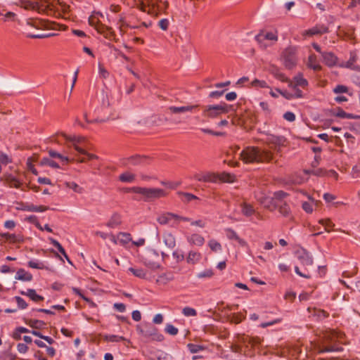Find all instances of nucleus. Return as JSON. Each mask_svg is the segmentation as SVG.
<instances>
[{
  "instance_id": "1",
  "label": "nucleus",
  "mask_w": 360,
  "mask_h": 360,
  "mask_svg": "<svg viewBox=\"0 0 360 360\" xmlns=\"http://www.w3.org/2000/svg\"><path fill=\"white\" fill-rule=\"evenodd\" d=\"M17 4L25 10L37 11L48 15L58 11L60 6L58 2L53 0H19Z\"/></svg>"
},
{
  "instance_id": "2",
  "label": "nucleus",
  "mask_w": 360,
  "mask_h": 360,
  "mask_svg": "<svg viewBox=\"0 0 360 360\" xmlns=\"http://www.w3.org/2000/svg\"><path fill=\"white\" fill-rule=\"evenodd\" d=\"M137 8L151 15L158 16L166 13L169 8L167 0H133Z\"/></svg>"
},
{
  "instance_id": "3",
  "label": "nucleus",
  "mask_w": 360,
  "mask_h": 360,
  "mask_svg": "<svg viewBox=\"0 0 360 360\" xmlns=\"http://www.w3.org/2000/svg\"><path fill=\"white\" fill-rule=\"evenodd\" d=\"M240 158L245 164H252L269 161L271 158V154L258 147L247 146L240 152Z\"/></svg>"
},
{
  "instance_id": "4",
  "label": "nucleus",
  "mask_w": 360,
  "mask_h": 360,
  "mask_svg": "<svg viewBox=\"0 0 360 360\" xmlns=\"http://www.w3.org/2000/svg\"><path fill=\"white\" fill-rule=\"evenodd\" d=\"M66 141L71 143L72 146L78 153L79 155H84V157L78 158L77 161L79 162H84L86 160H91L97 158L96 155L88 153L84 148L80 146L84 141V138L82 136H65Z\"/></svg>"
},
{
  "instance_id": "5",
  "label": "nucleus",
  "mask_w": 360,
  "mask_h": 360,
  "mask_svg": "<svg viewBox=\"0 0 360 360\" xmlns=\"http://www.w3.org/2000/svg\"><path fill=\"white\" fill-rule=\"evenodd\" d=\"M138 331L143 338L148 340L160 342L164 339V336L158 332V328L150 323L142 326L138 328Z\"/></svg>"
},
{
  "instance_id": "6",
  "label": "nucleus",
  "mask_w": 360,
  "mask_h": 360,
  "mask_svg": "<svg viewBox=\"0 0 360 360\" xmlns=\"http://www.w3.org/2000/svg\"><path fill=\"white\" fill-rule=\"evenodd\" d=\"M297 49L295 46L287 47L283 52L282 59L285 67L288 69H292L297 63Z\"/></svg>"
},
{
  "instance_id": "7",
  "label": "nucleus",
  "mask_w": 360,
  "mask_h": 360,
  "mask_svg": "<svg viewBox=\"0 0 360 360\" xmlns=\"http://www.w3.org/2000/svg\"><path fill=\"white\" fill-rule=\"evenodd\" d=\"M229 111V105L226 103H221L218 105H209L205 106L203 115L205 117L214 118L220 115L226 114Z\"/></svg>"
},
{
  "instance_id": "8",
  "label": "nucleus",
  "mask_w": 360,
  "mask_h": 360,
  "mask_svg": "<svg viewBox=\"0 0 360 360\" xmlns=\"http://www.w3.org/2000/svg\"><path fill=\"white\" fill-rule=\"evenodd\" d=\"M158 222L161 225H168L172 228L178 226V214L172 212H165L159 215L157 218Z\"/></svg>"
},
{
  "instance_id": "9",
  "label": "nucleus",
  "mask_w": 360,
  "mask_h": 360,
  "mask_svg": "<svg viewBox=\"0 0 360 360\" xmlns=\"http://www.w3.org/2000/svg\"><path fill=\"white\" fill-rule=\"evenodd\" d=\"M255 198L262 205L269 210H274L278 206V204L275 202L274 198L266 196L263 193H257Z\"/></svg>"
},
{
  "instance_id": "10",
  "label": "nucleus",
  "mask_w": 360,
  "mask_h": 360,
  "mask_svg": "<svg viewBox=\"0 0 360 360\" xmlns=\"http://www.w3.org/2000/svg\"><path fill=\"white\" fill-rule=\"evenodd\" d=\"M295 256L300 261L301 264L305 267L311 266L313 264V257L311 254L305 249L301 248L295 252Z\"/></svg>"
},
{
  "instance_id": "11",
  "label": "nucleus",
  "mask_w": 360,
  "mask_h": 360,
  "mask_svg": "<svg viewBox=\"0 0 360 360\" xmlns=\"http://www.w3.org/2000/svg\"><path fill=\"white\" fill-rule=\"evenodd\" d=\"M194 178L198 181L209 183H216L219 180V177L212 172L197 174L195 175Z\"/></svg>"
},
{
  "instance_id": "12",
  "label": "nucleus",
  "mask_w": 360,
  "mask_h": 360,
  "mask_svg": "<svg viewBox=\"0 0 360 360\" xmlns=\"http://www.w3.org/2000/svg\"><path fill=\"white\" fill-rule=\"evenodd\" d=\"M266 143L273 144L275 147L281 148L286 145L287 140L283 136L267 134Z\"/></svg>"
},
{
  "instance_id": "13",
  "label": "nucleus",
  "mask_w": 360,
  "mask_h": 360,
  "mask_svg": "<svg viewBox=\"0 0 360 360\" xmlns=\"http://www.w3.org/2000/svg\"><path fill=\"white\" fill-rule=\"evenodd\" d=\"M186 238L191 245L202 246L205 243L204 237L198 233L188 234Z\"/></svg>"
},
{
  "instance_id": "14",
  "label": "nucleus",
  "mask_w": 360,
  "mask_h": 360,
  "mask_svg": "<svg viewBox=\"0 0 360 360\" xmlns=\"http://www.w3.org/2000/svg\"><path fill=\"white\" fill-rule=\"evenodd\" d=\"M293 81L295 84H292V82H290L288 86L291 89H295V86H301L302 88L307 87L308 86L307 80L304 78L302 73H298L293 77Z\"/></svg>"
},
{
  "instance_id": "15",
  "label": "nucleus",
  "mask_w": 360,
  "mask_h": 360,
  "mask_svg": "<svg viewBox=\"0 0 360 360\" xmlns=\"http://www.w3.org/2000/svg\"><path fill=\"white\" fill-rule=\"evenodd\" d=\"M167 195V193L163 189L158 188H149L147 200L160 198L166 196Z\"/></svg>"
},
{
  "instance_id": "16",
  "label": "nucleus",
  "mask_w": 360,
  "mask_h": 360,
  "mask_svg": "<svg viewBox=\"0 0 360 360\" xmlns=\"http://www.w3.org/2000/svg\"><path fill=\"white\" fill-rule=\"evenodd\" d=\"M255 38L259 43H262L265 39L276 41L278 40V35L276 32H260Z\"/></svg>"
},
{
  "instance_id": "17",
  "label": "nucleus",
  "mask_w": 360,
  "mask_h": 360,
  "mask_svg": "<svg viewBox=\"0 0 360 360\" xmlns=\"http://www.w3.org/2000/svg\"><path fill=\"white\" fill-rule=\"evenodd\" d=\"M323 63L328 67H333L337 64L338 58L331 52L321 53Z\"/></svg>"
},
{
  "instance_id": "18",
  "label": "nucleus",
  "mask_w": 360,
  "mask_h": 360,
  "mask_svg": "<svg viewBox=\"0 0 360 360\" xmlns=\"http://www.w3.org/2000/svg\"><path fill=\"white\" fill-rule=\"evenodd\" d=\"M27 25L35 27L38 30H43L48 28V25L46 21L41 19H29L27 21Z\"/></svg>"
},
{
  "instance_id": "19",
  "label": "nucleus",
  "mask_w": 360,
  "mask_h": 360,
  "mask_svg": "<svg viewBox=\"0 0 360 360\" xmlns=\"http://www.w3.org/2000/svg\"><path fill=\"white\" fill-rule=\"evenodd\" d=\"M122 223V217L120 214L115 212L112 214L106 226L110 229H115L120 226Z\"/></svg>"
},
{
  "instance_id": "20",
  "label": "nucleus",
  "mask_w": 360,
  "mask_h": 360,
  "mask_svg": "<svg viewBox=\"0 0 360 360\" xmlns=\"http://www.w3.org/2000/svg\"><path fill=\"white\" fill-rule=\"evenodd\" d=\"M32 275L25 271L24 269H19L15 274V278L22 281H31L32 280Z\"/></svg>"
},
{
  "instance_id": "21",
  "label": "nucleus",
  "mask_w": 360,
  "mask_h": 360,
  "mask_svg": "<svg viewBox=\"0 0 360 360\" xmlns=\"http://www.w3.org/2000/svg\"><path fill=\"white\" fill-rule=\"evenodd\" d=\"M307 175L304 173V171L296 172L290 177V181L294 184H302L307 180Z\"/></svg>"
},
{
  "instance_id": "22",
  "label": "nucleus",
  "mask_w": 360,
  "mask_h": 360,
  "mask_svg": "<svg viewBox=\"0 0 360 360\" xmlns=\"http://www.w3.org/2000/svg\"><path fill=\"white\" fill-rule=\"evenodd\" d=\"M163 242L165 245L172 249L176 246V238L175 236L171 233H165L162 236Z\"/></svg>"
},
{
  "instance_id": "23",
  "label": "nucleus",
  "mask_w": 360,
  "mask_h": 360,
  "mask_svg": "<svg viewBox=\"0 0 360 360\" xmlns=\"http://www.w3.org/2000/svg\"><path fill=\"white\" fill-rule=\"evenodd\" d=\"M5 184L10 188H19L22 184L20 181L13 175H8L5 179Z\"/></svg>"
},
{
  "instance_id": "24",
  "label": "nucleus",
  "mask_w": 360,
  "mask_h": 360,
  "mask_svg": "<svg viewBox=\"0 0 360 360\" xmlns=\"http://www.w3.org/2000/svg\"><path fill=\"white\" fill-rule=\"evenodd\" d=\"M307 66L315 71H318L321 69V66L319 64L317 57L315 54L309 55L308 58Z\"/></svg>"
},
{
  "instance_id": "25",
  "label": "nucleus",
  "mask_w": 360,
  "mask_h": 360,
  "mask_svg": "<svg viewBox=\"0 0 360 360\" xmlns=\"http://www.w3.org/2000/svg\"><path fill=\"white\" fill-rule=\"evenodd\" d=\"M357 58L356 53L355 51H351L349 58L345 63V67L351 70H358V66L355 65Z\"/></svg>"
},
{
  "instance_id": "26",
  "label": "nucleus",
  "mask_w": 360,
  "mask_h": 360,
  "mask_svg": "<svg viewBox=\"0 0 360 360\" xmlns=\"http://www.w3.org/2000/svg\"><path fill=\"white\" fill-rule=\"evenodd\" d=\"M201 259V254L195 251H190L186 258V262L188 264H195Z\"/></svg>"
},
{
  "instance_id": "27",
  "label": "nucleus",
  "mask_w": 360,
  "mask_h": 360,
  "mask_svg": "<svg viewBox=\"0 0 360 360\" xmlns=\"http://www.w3.org/2000/svg\"><path fill=\"white\" fill-rule=\"evenodd\" d=\"M148 188H149L134 186V187L130 188L128 191L129 192H133V193L141 195L143 197L144 200L146 201H147V198H148Z\"/></svg>"
},
{
  "instance_id": "28",
  "label": "nucleus",
  "mask_w": 360,
  "mask_h": 360,
  "mask_svg": "<svg viewBox=\"0 0 360 360\" xmlns=\"http://www.w3.org/2000/svg\"><path fill=\"white\" fill-rule=\"evenodd\" d=\"M196 107H197V105H186V106H181V107L171 106V107H169V110L172 113L185 112L192 111L193 109L195 108Z\"/></svg>"
},
{
  "instance_id": "29",
  "label": "nucleus",
  "mask_w": 360,
  "mask_h": 360,
  "mask_svg": "<svg viewBox=\"0 0 360 360\" xmlns=\"http://www.w3.org/2000/svg\"><path fill=\"white\" fill-rule=\"evenodd\" d=\"M27 265L29 267L37 269H49L45 262L39 261L37 259L30 260L28 262Z\"/></svg>"
},
{
  "instance_id": "30",
  "label": "nucleus",
  "mask_w": 360,
  "mask_h": 360,
  "mask_svg": "<svg viewBox=\"0 0 360 360\" xmlns=\"http://www.w3.org/2000/svg\"><path fill=\"white\" fill-rule=\"evenodd\" d=\"M117 241L122 245H126L131 241V236L129 233L120 232L117 234Z\"/></svg>"
},
{
  "instance_id": "31",
  "label": "nucleus",
  "mask_w": 360,
  "mask_h": 360,
  "mask_svg": "<svg viewBox=\"0 0 360 360\" xmlns=\"http://www.w3.org/2000/svg\"><path fill=\"white\" fill-rule=\"evenodd\" d=\"M21 294L25 295L34 302H39L44 300V297L36 292L34 289H28L27 292H22Z\"/></svg>"
},
{
  "instance_id": "32",
  "label": "nucleus",
  "mask_w": 360,
  "mask_h": 360,
  "mask_svg": "<svg viewBox=\"0 0 360 360\" xmlns=\"http://www.w3.org/2000/svg\"><path fill=\"white\" fill-rule=\"evenodd\" d=\"M147 161V158L145 156L134 155L128 159V163L131 165H137L143 164Z\"/></svg>"
},
{
  "instance_id": "33",
  "label": "nucleus",
  "mask_w": 360,
  "mask_h": 360,
  "mask_svg": "<svg viewBox=\"0 0 360 360\" xmlns=\"http://www.w3.org/2000/svg\"><path fill=\"white\" fill-rule=\"evenodd\" d=\"M128 271L137 278H146L147 273L142 268L130 267L128 269Z\"/></svg>"
},
{
  "instance_id": "34",
  "label": "nucleus",
  "mask_w": 360,
  "mask_h": 360,
  "mask_svg": "<svg viewBox=\"0 0 360 360\" xmlns=\"http://www.w3.org/2000/svg\"><path fill=\"white\" fill-rule=\"evenodd\" d=\"M333 115L336 117L344 119H357L359 117V116L354 115L352 113H347L340 108H338Z\"/></svg>"
},
{
  "instance_id": "35",
  "label": "nucleus",
  "mask_w": 360,
  "mask_h": 360,
  "mask_svg": "<svg viewBox=\"0 0 360 360\" xmlns=\"http://www.w3.org/2000/svg\"><path fill=\"white\" fill-rule=\"evenodd\" d=\"M241 212L245 216L250 217L255 213V210L251 205L244 202L241 205Z\"/></svg>"
},
{
  "instance_id": "36",
  "label": "nucleus",
  "mask_w": 360,
  "mask_h": 360,
  "mask_svg": "<svg viewBox=\"0 0 360 360\" xmlns=\"http://www.w3.org/2000/svg\"><path fill=\"white\" fill-rule=\"evenodd\" d=\"M119 179L122 182L131 183L135 179V175L131 172H126L120 175Z\"/></svg>"
},
{
  "instance_id": "37",
  "label": "nucleus",
  "mask_w": 360,
  "mask_h": 360,
  "mask_svg": "<svg viewBox=\"0 0 360 360\" xmlns=\"http://www.w3.org/2000/svg\"><path fill=\"white\" fill-rule=\"evenodd\" d=\"M304 173L305 174H313L317 176H323L328 174V172L322 168H318L312 170H304Z\"/></svg>"
},
{
  "instance_id": "38",
  "label": "nucleus",
  "mask_w": 360,
  "mask_h": 360,
  "mask_svg": "<svg viewBox=\"0 0 360 360\" xmlns=\"http://www.w3.org/2000/svg\"><path fill=\"white\" fill-rule=\"evenodd\" d=\"M319 223L324 226L325 231L327 232H330V229H332L335 224L332 222L330 219H322L319 221Z\"/></svg>"
},
{
  "instance_id": "39",
  "label": "nucleus",
  "mask_w": 360,
  "mask_h": 360,
  "mask_svg": "<svg viewBox=\"0 0 360 360\" xmlns=\"http://www.w3.org/2000/svg\"><path fill=\"white\" fill-rule=\"evenodd\" d=\"M104 340L110 342H119L125 340L123 336L117 335H106L104 336Z\"/></svg>"
},
{
  "instance_id": "40",
  "label": "nucleus",
  "mask_w": 360,
  "mask_h": 360,
  "mask_svg": "<svg viewBox=\"0 0 360 360\" xmlns=\"http://www.w3.org/2000/svg\"><path fill=\"white\" fill-rule=\"evenodd\" d=\"M50 243L58 249V252L61 253V255L64 257H67L68 255L65 252V249L63 248V246L60 245V243L56 240V239H53L52 238H49Z\"/></svg>"
},
{
  "instance_id": "41",
  "label": "nucleus",
  "mask_w": 360,
  "mask_h": 360,
  "mask_svg": "<svg viewBox=\"0 0 360 360\" xmlns=\"http://www.w3.org/2000/svg\"><path fill=\"white\" fill-rule=\"evenodd\" d=\"M65 186L67 188L73 190L75 192L77 193H82L84 189L82 187H80L74 181H69L65 183Z\"/></svg>"
},
{
  "instance_id": "42",
  "label": "nucleus",
  "mask_w": 360,
  "mask_h": 360,
  "mask_svg": "<svg viewBox=\"0 0 360 360\" xmlns=\"http://www.w3.org/2000/svg\"><path fill=\"white\" fill-rule=\"evenodd\" d=\"M278 208L279 212L284 217L289 216L290 213V208L288 205L286 203L283 204H278V206L277 207Z\"/></svg>"
},
{
  "instance_id": "43",
  "label": "nucleus",
  "mask_w": 360,
  "mask_h": 360,
  "mask_svg": "<svg viewBox=\"0 0 360 360\" xmlns=\"http://www.w3.org/2000/svg\"><path fill=\"white\" fill-rule=\"evenodd\" d=\"M208 246L214 252H219L222 249L221 244L214 239L209 240Z\"/></svg>"
},
{
  "instance_id": "44",
  "label": "nucleus",
  "mask_w": 360,
  "mask_h": 360,
  "mask_svg": "<svg viewBox=\"0 0 360 360\" xmlns=\"http://www.w3.org/2000/svg\"><path fill=\"white\" fill-rule=\"evenodd\" d=\"M251 86L254 88H270L266 81L257 79L251 82Z\"/></svg>"
},
{
  "instance_id": "45",
  "label": "nucleus",
  "mask_w": 360,
  "mask_h": 360,
  "mask_svg": "<svg viewBox=\"0 0 360 360\" xmlns=\"http://www.w3.org/2000/svg\"><path fill=\"white\" fill-rule=\"evenodd\" d=\"M188 350L191 353H197L198 352L202 351L204 349V347L200 345L189 343L187 345Z\"/></svg>"
},
{
  "instance_id": "46",
  "label": "nucleus",
  "mask_w": 360,
  "mask_h": 360,
  "mask_svg": "<svg viewBox=\"0 0 360 360\" xmlns=\"http://www.w3.org/2000/svg\"><path fill=\"white\" fill-rule=\"evenodd\" d=\"M309 199L311 200V202H304L302 204V209L307 212V213H311L313 212V202L314 200L309 197Z\"/></svg>"
},
{
  "instance_id": "47",
  "label": "nucleus",
  "mask_w": 360,
  "mask_h": 360,
  "mask_svg": "<svg viewBox=\"0 0 360 360\" xmlns=\"http://www.w3.org/2000/svg\"><path fill=\"white\" fill-rule=\"evenodd\" d=\"M29 325L32 328L40 329L45 326V323L43 321L31 319L29 322Z\"/></svg>"
},
{
  "instance_id": "48",
  "label": "nucleus",
  "mask_w": 360,
  "mask_h": 360,
  "mask_svg": "<svg viewBox=\"0 0 360 360\" xmlns=\"http://www.w3.org/2000/svg\"><path fill=\"white\" fill-rule=\"evenodd\" d=\"M182 314L185 316H195L197 315V311L195 309L190 307H186L183 308L182 309Z\"/></svg>"
},
{
  "instance_id": "49",
  "label": "nucleus",
  "mask_w": 360,
  "mask_h": 360,
  "mask_svg": "<svg viewBox=\"0 0 360 360\" xmlns=\"http://www.w3.org/2000/svg\"><path fill=\"white\" fill-rule=\"evenodd\" d=\"M165 330L167 333L171 335H176L178 334L179 330L174 326L167 323L165 326Z\"/></svg>"
},
{
  "instance_id": "50",
  "label": "nucleus",
  "mask_w": 360,
  "mask_h": 360,
  "mask_svg": "<svg viewBox=\"0 0 360 360\" xmlns=\"http://www.w3.org/2000/svg\"><path fill=\"white\" fill-rule=\"evenodd\" d=\"M178 194L182 196V200L186 202H191L193 200L198 199L197 196L189 193L179 192Z\"/></svg>"
},
{
  "instance_id": "51",
  "label": "nucleus",
  "mask_w": 360,
  "mask_h": 360,
  "mask_svg": "<svg viewBox=\"0 0 360 360\" xmlns=\"http://www.w3.org/2000/svg\"><path fill=\"white\" fill-rule=\"evenodd\" d=\"M288 196V193L283 191H278L274 193V199L275 202H276L278 204V201L284 199Z\"/></svg>"
},
{
  "instance_id": "52",
  "label": "nucleus",
  "mask_w": 360,
  "mask_h": 360,
  "mask_svg": "<svg viewBox=\"0 0 360 360\" xmlns=\"http://www.w3.org/2000/svg\"><path fill=\"white\" fill-rule=\"evenodd\" d=\"M226 235L229 239L234 240H236V239H238V236H239L237 234V233L231 229H227L226 230Z\"/></svg>"
},
{
  "instance_id": "53",
  "label": "nucleus",
  "mask_w": 360,
  "mask_h": 360,
  "mask_svg": "<svg viewBox=\"0 0 360 360\" xmlns=\"http://www.w3.org/2000/svg\"><path fill=\"white\" fill-rule=\"evenodd\" d=\"M158 26L161 30L166 31L169 28V20L167 18H162L159 20Z\"/></svg>"
},
{
  "instance_id": "54",
  "label": "nucleus",
  "mask_w": 360,
  "mask_h": 360,
  "mask_svg": "<svg viewBox=\"0 0 360 360\" xmlns=\"http://www.w3.org/2000/svg\"><path fill=\"white\" fill-rule=\"evenodd\" d=\"M27 221L34 224L37 229H41V225L38 221L37 217L35 215H30L26 218Z\"/></svg>"
},
{
  "instance_id": "55",
  "label": "nucleus",
  "mask_w": 360,
  "mask_h": 360,
  "mask_svg": "<svg viewBox=\"0 0 360 360\" xmlns=\"http://www.w3.org/2000/svg\"><path fill=\"white\" fill-rule=\"evenodd\" d=\"M15 300L17 302L18 307L20 309H26L27 307V304L21 297L15 296Z\"/></svg>"
},
{
  "instance_id": "56",
  "label": "nucleus",
  "mask_w": 360,
  "mask_h": 360,
  "mask_svg": "<svg viewBox=\"0 0 360 360\" xmlns=\"http://www.w3.org/2000/svg\"><path fill=\"white\" fill-rule=\"evenodd\" d=\"M43 164L48 165L52 168H59V165L55 161L49 158H44L42 160Z\"/></svg>"
},
{
  "instance_id": "57",
  "label": "nucleus",
  "mask_w": 360,
  "mask_h": 360,
  "mask_svg": "<svg viewBox=\"0 0 360 360\" xmlns=\"http://www.w3.org/2000/svg\"><path fill=\"white\" fill-rule=\"evenodd\" d=\"M98 74L101 77L104 79L109 76L108 71L101 64H98Z\"/></svg>"
},
{
  "instance_id": "58",
  "label": "nucleus",
  "mask_w": 360,
  "mask_h": 360,
  "mask_svg": "<svg viewBox=\"0 0 360 360\" xmlns=\"http://www.w3.org/2000/svg\"><path fill=\"white\" fill-rule=\"evenodd\" d=\"M213 275V272L211 269H205L203 271L200 272L198 274V278H210Z\"/></svg>"
},
{
  "instance_id": "59",
  "label": "nucleus",
  "mask_w": 360,
  "mask_h": 360,
  "mask_svg": "<svg viewBox=\"0 0 360 360\" xmlns=\"http://www.w3.org/2000/svg\"><path fill=\"white\" fill-rule=\"evenodd\" d=\"M172 256L174 259L176 260V262L183 261L184 259V253L180 250H175L172 253Z\"/></svg>"
},
{
  "instance_id": "60",
  "label": "nucleus",
  "mask_w": 360,
  "mask_h": 360,
  "mask_svg": "<svg viewBox=\"0 0 360 360\" xmlns=\"http://www.w3.org/2000/svg\"><path fill=\"white\" fill-rule=\"evenodd\" d=\"M333 91L335 94L347 93L348 91V88L344 85H337Z\"/></svg>"
},
{
  "instance_id": "61",
  "label": "nucleus",
  "mask_w": 360,
  "mask_h": 360,
  "mask_svg": "<svg viewBox=\"0 0 360 360\" xmlns=\"http://www.w3.org/2000/svg\"><path fill=\"white\" fill-rule=\"evenodd\" d=\"M283 118L288 122H293L295 120V115L290 111L284 113Z\"/></svg>"
},
{
  "instance_id": "62",
  "label": "nucleus",
  "mask_w": 360,
  "mask_h": 360,
  "mask_svg": "<svg viewBox=\"0 0 360 360\" xmlns=\"http://www.w3.org/2000/svg\"><path fill=\"white\" fill-rule=\"evenodd\" d=\"M17 350L20 354H25L28 350V347L26 344L24 343H18L17 345Z\"/></svg>"
},
{
  "instance_id": "63",
  "label": "nucleus",
  "mask_w": 360,
  "mask_h": 360,
  "mask_svg": "<svg viewBox=\"0 0 360 360\" xmlns=\"http://www.w3.org/2000/svg\"><path fill=\"white\" fill-rule=\"evenodd\" d=\"M295 271L297 275H299L301 277L305 278H309L311 277V275L308 271L303 273L300 270L299 267L297 266H295Z\"/></svg>"
},
{
  "instance_id": "64",
  "label": "nucleus",
  "mask_w": 360,
  "mask_h": 360,
  "mask_svg": "<svg viewBox=\"0 0 360 360\" xmlns=\"http://www.w3.org/2000/svg\"><path fill=\"white\" fill-rule=\"evenodd\" d=\"M158 360H172V356L165 352L160 353L157 356Z\"/></svg>"
}]
</instances>
